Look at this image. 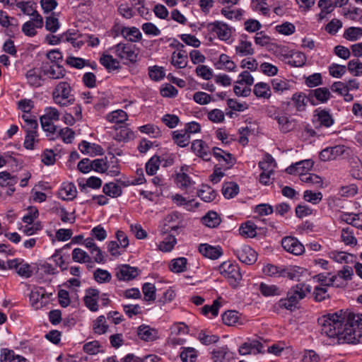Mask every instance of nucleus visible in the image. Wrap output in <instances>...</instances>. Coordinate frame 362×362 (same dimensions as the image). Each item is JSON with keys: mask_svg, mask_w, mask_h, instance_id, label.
Returning a JSON list of instances; mask_svg holds the SVG:
<instances>
[{"mask_svg": "<svg viewBox=\"0 0 362 362\" xmlns=\"http://www.w3.org/2000/svg\"><path fill=\"white\" fill-rule=\"evenodd\" d=\"M362 337V314L345 313V320L339 333V344H356Z\"/></svg>", "mask_w": 362, "mask_h": 362, "instance_id": "f257e3e1", "label": "nucleus"}, {"mask_svg": "<svg viewBox=\"0 0 362 362\" xmlns=\"http://www.w3.org/2000/svg\"><path fill=\"white\" fill-rule=\"evenodd\" d=\"M345 320V313L342 316L337 313L327 314L318 318L317 323L320 327V333L329 338H337L342 328Z\"/></svg>", "mask_w": 362, "mask_h": 362, "instance_id": "f03ea898", "label": "nucleus"}, {"mask_svg": "<svg viewBox=\"0 0 362 362\" xmlns=\"http://www.w3.org/2000/svg\"><path fill=\"white\" fill-rule=\"evenodd\" d=\"M311 292V286L303 282L293 286L287 292L286 298L280 299L277 305L279 308L293 311L298 308L300 300Z\"/></svg>", "mask_w": 362, "mask_h": 362, "instance_id": "7ed1b4c3", "label": "nucleus"}, {"mask_svg": "<svg viewBox=\"0 0 362 362\" xmlns=\"http://www.w3.org/2000/svg\"><path fill=\"white\" fill-rule=\"evenodd\" d=\"M60 119V113L54 107H46L44 110V114L40 117V122L42 130L46 136L50 140H54L57 126L54 124L55 122Z\"/></svg>", "mask_w": 362, "mask_h": 362, "instance_id": "20e7f679", "label": "nucleus"}, {"mask_svg": "<svg viewBox=\"0 0 362 362\" xmlns=\"http://www.w3.org/2000/svg\"><path fill=\"white\" fill-rule=\"evenodd\" d=\"M70 83L66 81L59 82L52 93L54 103L61 107H67L74 103L75 98L72 94Z\"/></svg>", "mask_w": 362, "mask_h": 362, "instance_id": "39448f33", "label": "nucleus"}, {"mask_svg": "<svg viewBox=\"0 0 362 362\" xmlns=\"http://www.w3.org/2000/svg\"><path fill=\"white\" fill-rule=\"evenodd\" d=\"M220 274L228 279V281L233 287H236L242 280V274L238 265L226 261L218 267Z\"/></svg>", "mask_w": 362, "mask_h": 362, "instance_id": "423d86ee", "label": "nucleus"}, {"mask_svg": "<svg viewBox=\"0 0 362 362\" xmlns=\"http://www.w3.org/2000/svg\"><path fill=\"white\" fill-rule=\"evenodd\" d=\"M112 49L117 57L125 61L124 64H134L137 61L138 54L135 51V45L120 42L114 46Z\"/></svg>", "mask_w": 362, "mask_h": 362, "instance_id": "0eeeda50", "label": "nucleus"}, {"mask_svg": "<svg viewBox=\"0 0 362 362\" xmlns=\"http://www.w3.org/2000/svg\"><path fill=\"white\" fill-rule=\"evenodd\" d=\"M63 42L70 43L75 49H81L86 42H88L90 36L88 34H82L76 29H68L62 33Z\"/></svg>", "mask_w": 362, "mask_h": 362, "instance_id": "6e6552de", "label": "nucleus"}, {"mask_svg": "<svg viewBox=\"0 0 362 362\" xmlns=\"http://www.w3.org/2000/svg\"><path fill=\"white\" fill-rule=\"evenodd\" d=\"M30 303L35 310H40L49 302V296L43 287H34L29 296Z\"/></svg>", "mask_w": 362, "mask_h": 362, "instance_id": "1a4fd4ad", "label": "nucleus"}, {"mask_svg": "<svg viewBox=\"0 0 362 362\" xmlns=\"http://www.w3.org/2000/svg\"><path fill=\"white\" fill-rule=\"evenodd\" d=\"M210 33H215L217 37L222 41H228L232 35V29L226 23L216 21L206 25Z\"/></svg>", "mask_w": 362, "mask_h": 362, "instance_id": "9d476101", "label": "nucleus"}, {"mask_svg": "<svg viewBox=\"0 0 362 362\" xmlns=\"http://www.w3.org/2000/svg\"><path fill=\"white\" fill-rule=\"evenodd\" d=\"M212 151L214 156L219 163L217 165L222 168V170H227L230 169L235 164L236 159L231 153H226L218 147H214Z\"/></svg>", "mask_w": 362, "mask_h": 362, "instance_id": "9b49d317", "label": "nucleus"}, {"mask_svg": "<svg viewBox=\"0 0 362 362\" xmlns=\"http://www.w3.org/2000/svg\"><path fill=\"white\" fill-rule=\"evenodd\" d=\"M43 25L42 16L40 14H36L35 18H30L23 24L21 30L25 36L32 37L37 35V30L42 28Z\"/></svg>", "mask_w": 362, "mask_h": 362, "instance_id": "f8f14e48", "label": "nucleus"}, {"mask_svg": "<svg viewBox=\"0 0 362 362\" xmlns=\"http://www.w3.org/2000/svg\"><path fill=\"white\" fill-rule=\"evenodd\" d=\"M281 246L288 252L300 255L305 252L303 245L295 237L286 236L281 240Z\"/></svg>", "mask_w": 362, "mask_h": 362, "instance_id": "ddd939ff", "label": "nucleus"}, {"mask_svg": "<svg viewBox=\"0 0 362 362\" xmlns=\"http://www.w3.org/2000/svg\"><path fill=\"white\" fill-rule=\"evenodd\" d=\"M331 97V93L327 88H318L314 90H309L307 100L313 105H316L317 103H325Z\"/></svg>", "mask_w": 362, "mask_h": 362, "instance_id": "4468645a", "label": "nucleus"}, {"mask_svg": "<svg viewBox=\"0 0 362 362\" xmlns=\"http://www.w3.org/2000/svg\"><path fill=\"white\" fill-rule=\"evenodd\" d=\"M116 277L119 281H129L134 279L139 274L137 267H131L129 264H122L116 269Z\"/></svg>", "mask_w": 362, "mask_h": 362, "instance_id": "2eb2a0df", "label": "nucleus"}, {"mask_svg": "<svg viewBox=\"0 0 362 362\" xmlns=\"http://www.w3.org/2000/svg\"><path fill=\"white\" fill-rule=\"evenodd\" d=\"M8 268L16 269L18 275L26 278L31 276L33 274L30 264L18 258L8 260Z\"/></svg>", "mask_w": 362, "mask_h": 362, "instance_id": "dca6fc26", "label": "nucleus"}, {"mask_svg": "<svg viewBox=\"0 0 362 362\" xmlns=\"http://www.w3.org/2000/svg\"><path fill=\"white\" fill-rule=\"evenodd\" d=\"M235 255L241 262L248 265L254 264L257 259V252L248 245L237 249Z\"/></svg>", "mask_w": 362, "mask_h": 362, "instance_id": "f3484780", "label": "nucleus"}, {"mask_svg": "<svg viewBox=\"0 0 362 362\" xmlns=\"http://www.w3.org/2000/svg\"><path fill=\"white\" fill-rule=\"evenodd\" d=\"M43 76L42 67H34L27 71L25 74V78L28 84L34 88H37L42 86Z\"/></svg>", "mask_w": 362, "mask_h": 362, "instance_id": "a211bd4d", "label": "nucleus"}, {"mask_svg": "<svg viewBox=\"0 0 362 362\" xmlns=\"http://www.w3.org/2000/svg\"><path fill=\"white\" fill-rule=\"evenodd\" d=\"M43 75L51 79L63 78L66 75V70L62 66L57 64H45L42 66Z\"/></svg>", "mask_w": 362, "mask_h": 362, "instance_id": "6ab92c4d", "label": "nucleus"}, {"mask_svg": "<svg viewBox=\"0 0 362 362\" xmlns=\"http://www.w3.org/2000/svg\"><path fill=\"white\" fill-rule=\"evenodd\" d=\"M199 252L205 257L211 259H217L223 255V252L221 246H212L207 243L200 244Z\"/></svg>", "mask_w": 362, "mask_h": 362, "instance_id": "aec40b11", "label": "nucleus"}, {"mask_svg": "<svg viewBox=\"0 0 362 362\" xmlns=\"http://www.w3.org/2000/svg\"><path fill=\"white\" fill-rule=\"evenodd\" d=\"M211 358L214 362H230L234 358V353L227 346L218 347L211 352Z\"/></svg>", "mask_w": 362, "mask_h": 362, "instance_id": "412c9836", "label": "nucleus"}, {"mask_svg": "<svg viewBox=\"0 0 362 362\" xmlns=\"http://www.w3.org/2000/svg\"><path fill=\"white\" fill-rule=\"evenodd\" d=\"M344 151V146L337 145L327 147L320 153L319 158L322 161H329L336 159L338 156L342 155Z\"/></svg>", "mask_w": 362, "mask_h": 362, "instance_id": "4be33fe9", "label": "nucleus"}, {"mask_svg": "<svg viewBox=\"0 0 362 362\" xmlns=\"http://www.w3.org/2000/svg\"><path fill=\"white\" fill-rule=\"evenodd\" d=\"M58 197L64 201L73 200L77 194L75 185L72 182H63L59 190Z\"/></svg>", "mask_w": 362, "mask_h": 362, "instance_id": "5701e85b", "label": "nucleus"}, {"mask_svg": "<svg viewBox=\"0 0 362 362\" xmlns=\"http://www.w3.org/2000/svg\"><path fill=\"white\" fill-rule=\"evenodd\" d=\"M136 334L139 339L144 341H153L158 338L157 329L145 325H141L137 328Z\"/></svg>", "mask_w": 362, "mask_h": 362, "instance_id": "b1692460", "label": "nucleus"}, {"mask_svg": "<svg viewBox=\"0 0 362 362\" xmlns=\"http://www.w3.org/2000/svg\"><path fill=\"white\" fill-rule=\"evenodd\" d=\"M192 151L205 160H209L211 153L209 146L202 140H195L191 146Z\"/></svg>", "mask_w": 362, "mask_h": 362, "instance_id": "393cba45", "label": "nucleus"}, {"mask_svg": "<svg viewBox=\"0 0 362 362\" xmlns=\"http://www.w3.org/2000/svg\"><path fill=\"white\" fill-rule=\"evenodd\" d=\"M72 243L66 244L63 247L59 250H56L55 252L52 255L51 259L55 262L56 265L60 267L62 270L67 269L68 263L66 262L64 258L65 250L70 249Z\"/></svg>", "mask_w": 362, "mask_h": 362, "instance_id": "a878e982", "label": "nucleus"}, {"mask_svg": "<svg viewBox=\"0 0 362 362\" xmlns=\"http://www.w3.org/2000/svg\"><path fill=\"white\" fill-rule=\"evenodd\" d=\"M18 177L16 175H11L7 171H2L0 173V185L1 187H8V194L11 195L14 191L15 185L18 182Z\"/></svg>", "mask_w": 362, "mask_h": 362, "instance_id": "bb28decb", "label": "nucleus"}, {"mask_svg": "<svg viewBox=\"0 0 362 362\" xmlns=\"http://www.w3.org/2000/svg\"><path fill=\"white\" fill-rule=\"evenodd\" d=\"M179 52H174L172 54V60L171 63L173 66L178 69L185 68L187 66V55L186 52L181 49L180 48H183L184 45L182 44H179Z\"/></svg>", "mask_w": 362, "mask_h": 362, "instance_id": "cd10ccee", "label": "nucleus"}, {"mask_svg": "<svg viewBox=\"0 0 362 362\" xmlns=\"http://www.w3.org/2000/svg\"><path fill=\"white\" fill-rule=\"evenodd\" d=\"M22 129L25 132H38V122L35 115H21Z\"/></svg>", "mask_w": 362, "mask_h": 362, "instance_id": "c85d7f7f", "label": "nucleus"}, {"mask_svg": "<svg viewBox=\"0 0 362 362\" xmlns=\"http://www.w3.org/2000/svg\"><path fill=\"white\" fill-rule=\"evenodd\" d=\"M215 66L217 69H225L228 71H235L237 67L234 62L226 54H221L219 56V59L215 63Z\"/></svg>", "mask_w": 362, "mask_h": 362, "instance_id": "c756f323", "label": "nucleus"}, {"mask_svg": "<svg viewBox=\"0 0 362 362\" xmlns=\"http://www.w3.org/2000/svg\"><path fill=\"white\" fill-rule=\"evenodd\" d=\"M253 93L257 98L269 99L272 95L270 86L264 82H259L254 86Z\"/></svg>", "mask_w": 362, "mask_h": 362, "instance_id": "7c9ffc66", "label": "nucleus"}, {"mask_svg": "<svg viewBox=\"0 0 362 362\" xmlns=\"http://www.w3.org/2000/svg\"><path fill=\"white\" fill-rule=\"evenodd\" d=\"M173 140L180 147H186L190 142V136L184 130L173 132Z\"/></svg>", "mask_w": 362, "mask_h": 362, "instance_id": "2f4dec72", "label": "nucleus"}, {"mask_svg": "<svg viewBox=\"0 0 362 362\" xmlns=\"http://www.w3.org/2000/svg\"><path fill=\"white\" fill-rule=\"evenodd\" d=\"M117 131L114 138L118 141L127 142L134 138V132L127 127L122 126L119 128H115Z\"/></svg>", "mask_w": 362, "mask_h": 362, "instance_id": "473e14b6", "label": "nucleus"}, {"mask_svg": "<svg viewBox=\"0 0 362 362\" xmlns=\"http://www.w3.org/2000/svg\"><path fill=\"white\" fill-rule=\"evenodd\" d=\"M122 35L129 42H138L141 39V33L137 28L124 27L121 30Z\"/></svg>", "mask_w": 362, "mask_h": 362, "instance_id": "72a5a7b5", "label": "nucleus"}, {"mask_svg": "<svg viewBox=\"0 0 362 362\" xmlns=\"http://www.w3.org/2000/svg\"><path fill=\"white\" fill-rule=\"evenodd\" d=\"M105 118L109 122L122 124L128 119V115L122 110H117L108 113Z\"/></svg>", "mask_w": 362, "mask_h": 362, "instance_id": "f704fd0d", "label": "nucleus"}, {"mask_svg": "<svg viewBox=\"0 0 362 362\" xmlns=\"http://www.w3.org/2000/svg\"><path fill=\"white\" fill-rule=\"evenodd\" d=\"M259 291L261 293L266 297L281 296L282 294V290L276 285L267 284L262 282L259 285Z\"/></svg>", "mask_w": 362, "mask_h": 362, "instance_id": "c9c22d12", "label": "nucleus"}, {"mask_svg": "<svg viewBox=\"0 0 362 362\" xmlns=\"http://www.w3.org/2000/svg\"><path fill=\"white\" fill-rule=\"evenodd\" d=\"M315 112V116L317 117V121L322 126L329 127L333 124L334 119L328 111L317 109Z\"/></svg>", "mask_w": 362, "mask_h": 362, "instance_id": "e433bc0d", "label": "nucleus"}, {"mask_svg": "<svg viewBox=\"0 0 362 362\" xmlns=\"http://www.w3.org/2000/svg\"><path fill=\"white\" fill-rule=\"evenodd\" d=\"M307 97L308 95H305L303 93H296L292 95L291 101L297 111L303 112L305 110L308 101Z\"/></svg>", "mask_w": 362, "mask_h": 362, "instance_id": "4c0bfd02", "label": "nucleus"}, {"mask_svg": "<svg viewBox=\"0 0 362 362\" xmlns=\"http://www.w3.org/2000/svg\"><path fill=\"white\" fill-rule=\"evenodd\" d=\"M54 137L55 139L60 138L64 143L69 144L73 142L75 138V132L69 127H64L60 129L58 132L57 131Z\"/></svg>", "mask_w": 362, "mask_h": 362, "instance_id": "58836bf2", "label": "nucleus"}, {"mask_svg": "<svg viewBox=\"0 0 362 362\" xmlns=\"http://www.w3.org/2000/svg\"><path fill=\"white\" fill-rule=\"evenodd\" d=\"M329 273H321L315 276V279H316L319 282L321 283V285L323 286H336L339 287L341 283H337V276H332L330 278H328Z\"/></svg>", "mask_w": 362, "mask_h": 362, "instance_id": "ea45409f", "label": "nucleus"}, {"mask_svg": "<svg viewBox=\"0 0 362 362\" xmlns=\"http://www.w3.org/2000/svg\"><path fill=\"white\" fill-rule=\"evenodd\" d=\"M6 165L13 171H18L22 168L23 161L13 152H7Z\"/></svg>", "mask_w": 362, "mask_h": 362, "instance_id": "a19ab883", "label": "nucleus"}, {"mask_svg": "<svg viewBox=\"0 0 362 362\" xmlns=\"http://www.w3.org/2000/svg\"><path fill=\"white\" fill-rule=\"evenodd\" d=\"M103 192L110 197H118L122 193V187L115 182H109L104 185Z\"/></svg>", "mask_w": 362, "mask_h": 362, "instance_id": "79ce46f5", "label": "nucleus"}, {"mask_svg": "<svg viewBox=\"0 0 362 362\" xmlns=\"http://www.w3.org/2000/svg\"><path fill=\"white\" fill-rule=\"evenodd\" d=\"M187 258L178 257L171 260L169 268L174 273H181L187 270Z\"/></svg>", "mask_w": 362, "mask_h": 362, "instance_id": "37998d69", "label": "nucleus"}, {"mask_svg": "<svg viewBox=\"0 0 362 362\" xmlns=\"http://www.w3.org/2000/svg\"><path fill=\"white\" fill-rule=\"evenodd\" d=\"M276 121L282 133H288L294 129V120L289 119L286 115H280L276 118Z\"/></svg>", "mask_w": 362, "mask_h": 362, "instance_id": "c03bdc74", "label": "nucleus"}, {"mask_svg": "<svg viewBox=\"0 0 362 362\" xmlns=\"http://www.w3.org/2000/svg\"><path fill=\"white\" fill-rule=\"evenodd\" d=\"M35 107V103L32 99L23 98L18 101L17 107L22 112L21 115H33L31 111Z\"/></svg>", "mask_w": 362, "mask_h": 362, "instance_id": "a18cd8bd", "label": "nucleus"}, {"mask_svg": "<svg viewBox=\"0 0 362 362\" xmlns=\"http://www.w3.org/2000/svg\"><path fill=\"white\" fill-rule=\"evenodd\" d=\"M202 220L203 224L209 228H216L221 223V218L215 211H209Z\"/></svg>", "mask_w": 362, "mask_h": 362, "instance_id": "49530a36", "label": "nucleus"}, {"mask_svg": "<svg viewBox=\"0 0 362 362\" xmlns=\"http://www.w3.org/2000/svg\"><path fill=\"white\" fill-rule=\"evenodd\" d=\"M23 146L27 150H34L35 144L39 142L38 132H25Z\"/></svg>", "mask_w": 362, "mask_h": 362, "instance_id": "de8ad7c7", "label": "nucleus"}, {"mask_svg": "<svg viewBox=\"0 0 362 362\" xmlns=\"http://www.w3.org/2000/svg\"><path fill=\"white\" fill-rule=\"evenodd\" d=\"M197 195L203 201L211 202L215 199L216 194L214 189L208 185H204L197 192Z\"/></svg>", "mask_w": 362, "mask_h": 362, "instance_id": "09e8293b", "label": "nucleus"}, {"mask_svg": "<svg viewBox=\"0 0 362 362\" xmlns=\"http://www.w3.org/2000/svg\"><path fill=\"white\" fill-rule=\"evenodd\" d=\"M16 6L20 8L24 14L30 16V18H35L36 14H40L35 9V4L30 1H20L16 4Z\"/></svg>", "mask_w": 362, "mask_h": 362, "instance_id": "8fccbe9b", "label": "nucleus"}, {"mask_svg": "<svg viewBox=\"0 0 362 362\" xmlns=\"http://www.w3.org/2000/svg\"><path fill=\"white\" fill-rule=\"evenodd\" d=\"M180 356L182 362H195L197 358V351L192 347H182Z\"/></svg>", "mask_w": 362, "mask_h": 362, "instance_id": "3c124183", "label": "nucleus"}, {"mask_svg": "<svg viewBox=\"0 0 362 362\" xmlns=\"http://www.w3.org/2000/svg\"><path fill=\"white\" fill-rule=\"evenodd\" d=\"M60 28V23L55 13H52L50 16L45 18V28L52 33H56Z\"/></svg>", "mask_w": 362, "mask_h": 362, "instance_id": "603ef678", "label": "nucleus"}, {"mask_svg": "<svg viewBox=\"0 0 362 362\" xmlns=\"http://www.w3.org/2000/svg\"><path fill=\"white\" fill-rule=\"evenodd\" d=\"M239 192V186L235 182H227L222 187V193L225 198L230 199L235 197Z\"/></svg>", "mask_w": 362, "mask_h": 362, "instance_id": "864d4df0", "label": "nucleus"}, {"mask_svg": "<svg viewBox=\"0 0 362 362\" xmlns=\"http://www.w3.org/2000/svg\"><path fill=\"white\" fill-rule=\"evenodd\" d=\"M100 62L106 69L109 70H117L120 68L119 62L110 54H104L100 57Z\"/></svg>", "mask_w": 362, "mask_h": 362, "instance_id": "5fc2aeb1", "label": "nucleus"}, {"mask_svg": "<svg viewBox=\"0 0 362 362\" xmlns=\"http://www.w3.org/2000/svg\"><path fill=\"white\" fill-rule=\"evenodd\" d=\"M235 51L241 56H247L254 54L252 43L246 40H240L239 45L235 47Z\"/></svg>", "mask_w": 362, "mask_h": 362, "instance_id": "6e6d98bb", "label": "nucleus"}, {"mask_svg": "<svg viewBox=\"0 0 362 362\" xmlns=\"http://www.w3.org/2000/svg\"><path fill=\"white\" fill-rule=\"evenodd\" d=\"M65 62L67 65L76 69H82L85 66L90 65L88 60L73 56L67 57Z\"/></svg>", "mask_w": 362, "mask_h": 362, "instance_id": "4d7b16f0", "label": "nucleus"}, {"mask_svg": "<svg viewBox=\"0 0 362 362\" xmlns=\"http://www.w3.org/2000/svg\"><path fill=\"white\" fill-rule=\"evenodd\" d=\"M160 163V157L154 156L151 157L146 164V172L149 175L156 173Z\"/></svg>", "mask_w": 362, "mask_h": 362, "instance_id": "13d9d810", "label": "nucleus"}, {"mask_svg": "<svg viewBox=\"0 0 362 362\" xmlns=\"http://www.w3.org/2000/svg\"><path fill=\"white\" fill-rule=\"evenodd\" d=\"M272 86L273 90L276 93H282L284 90H289L291 88V86L287 81L279 78L272 80Z\"/></svg>", "mask_w": 362, "mask_h": 362, "instance_id": "bf43d9fd", "label": "nucleus"}, {"mask_svg": "<svg viewBox=\"0 0 362 362\" xmlns=\"http://www.w3.org/2000/svg\"><path fill=\"white\" fill-rule=\"evenodd\" d=\"M361 36L362 28L358 27H350L344 33V38L350 41H356Z\"/></svg>", "mask_w": 362, "mask_h": 362, "instance_id": "052dcab7", "label": "nucleus"}, {"mask_svg": "<svg viewBox=\"0 0 362 362\" xmlns=\"http://www.w3.org/2000/svg\"><path fill=\"white\" fill-rule=\"evenodd\" d=\"M144 300L154 301L156 300V287L151 283H145L142 286Z\"/></svg>", "mask_w": 362, "mask_h": 362, "instance_id": "680f3d73", "label": "nucleus"}, {"mask_svg": "<svg viewBox=\"0 0 362 362\" xmlns=\"http://www.w3.org/2000/svg\"><path fill=\"white\" fill-rule=\"evenodd\" d=\"M175 182L180 189H187L193 184L189 175L185 173H180L176 175Z\"/></svg>", "mask_w": 362, "mask_h": 362, "instance_id": "e2e57ef3", "label": "nucleus"}, {"mask_svg": "<svg viewBox=\"0 0 362 362\" xmlns=\"http://www.w3.org/2000/svg\"><path fill=\"white\" fill-rule=\"evenodd\" d=\"M223 322L228 326H233L238 320V313L235 310H228L222 315Z\"/></svg>", "mask_w": 362, "mask_h": 362, "instance_id": "0e129e2a", "label": "nucleus"}, {"mask_svg": "<svg viewBox=\"0 0 362 362\" xmlns=\"http://www.w3.org/2000/svg\"><path fill=\"white\" fill-rule=\"evenodd\" d=\"M255 224L251 221H247L243 224L240 228V233L246 237H255L256 235Z\"/></svg>", "mask_w": 362, "mask_h": 362, "instance_id": "69168bd1", "label": "nucleus"}, {"mask_svg": "<svg viewBox=\"0 0 362 362\" xmlns=\"http://www.w3.org/2000/svg\"><path fill=\"white\" fill-rule=\"evenodd\" d=\"M39 211L37 207L30 206L27 209L26 214L23 216L22 221L26 224L35 223V220L38 217Z\"/></svg>", "mask_w": 362, "mask_h": 362, "instance_id": "338daca9", "label": "nucleus"}, {"mask_svg": "<svg viewBox=\"0 0 362 362\" xmlns=\"http://www.w3.org/2000/svg\"><path fill=\"white\" fill-rule=\"evenodd\" d=\"M346 69L355 76L362 75V62L358 59H352L349 61Z\"/></svg>", "mask_w": 362, "mask_h": 362, "instance_id": "774afa93", "label": "nucleus"}]
</instances>
